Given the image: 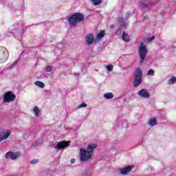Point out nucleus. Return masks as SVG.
Masks as SVG:
<instances>
[{
	"mask_svg": "<svg viewBox=\"0 0 176 176\" xmlns=\"http://www.w3.org/2000/svg\"><path fill=\"white\" fill-rule=\"evenodd\" d=\"M97 148V144H90L88 145L87 149L81 148L80 149V159L81 162H86L89 159H91L94 149Z\"/></svg>",
	"mask_w": 176,
	"mask_h": 176,
	"instance_id": "1",
	"label": "nucleus"
},
{
	"mask_svg": "<svg viewBox=\"0 0 176 176\" xmlns=\"http://www.w3.org/2000/svg\"><path fill=\"white\" fill-rule=\"evenodd\" d=\"M138 54L140 60V63L142 64L145 61L146 54H148V47L144 43H141L138 49Z\"/></svg>",
	"mask_w": 176,
	"mask_h": 176,
	"instance_id": "2",
	"label": "nucleus"
},
{
	"mask_svg": "<svg viewBox=\"0 0 176 176\" xmlns=\"http://www.w3.org/2000/svg\"><path fill=\"white\" fill-rule=\"evenodd\" d=\"M84 19L85 16H83L82 14L80 13H76L69 18V24H70L71 27H75V25H76V23H79V21H82Z\"/></svg>",
	"mask_w": 176,
	"mask_h": 176,
	"instance_id": "3",
	"label": "nucleus"
},
{
	"mask_svg": "<svg viewBox=\"0 0 176 176\" xmlns=\"http://www.w3.org/2000/svg\"><path fill=\"white\" fill-rule=\"evenodd\" d=\"M142 83V70L138 68L135 72L133 87H138Z\"/></svg>",
	"mask_w": 176,
	"mask_h": 176,
	"instance_id": "4",
	"label": "nucleus"
},
{
	"mask_svg": "<svg viewBox=\"0 0 176 176\" xmlns=\"http://www.w3.org/2000/svg\"><path fill=\"white\" fill-rule=\"evenodd\" d=\"M9 58V51L5 47H0V64L6 63Z\"/></svg>",
	"mask_w": 176,
	"mask_h": 176,
	"instance_id": "5",
	"label": "nucleus"
},
{
	"mask_svg": "<svg viewBox=\"0 0 176 176\" xmlns=\"http://www.w3.org/2000/svg\"><path fill=\"white\" fill-rule=\"evenodd\" d=\"M19 157H21V153L20 152L9 151L6 154V158L11 160H16Z\"/></svg>",
	"mask_w": 176,
	"mask_h": 176,
	"instance_id": "6",
	"label": "nucleus"
},
{
	"mask_svg": "<svg viewBox=\"0 0 176 176\" xmlns=\"http://www.w3.org/2000/svg\"><path fill=\"white\" fill-rule=\"evenodd\" d=\"M16 100V96L12 91H8L6 93L3 98L4 102H10Z\"/></svg>",
	"mask_w": 176,
	"mask_h": 176,
	"instance_id": "7",
	"label": "nucleus"
},
{
	"mask_svg": "<svg viewBox=\"0 0 176 176\" xmlns=\"http://www.w3.org/2000/svg\"><path fill=\"white\" fill-rule=\"evenodd\" d=\"M10 133L11 132L8 129H0V142H2V141L5 140H8Z\"/></svg>",
	"mask_w": 176,
	"mask_h": 176,
	"instance_id": "8",
	"label": "nucleus"
},
{
	"mask_svg": "<svg viewBox=\"0 0 176 176\" xmlns=\"http://www.w3.org/2000/svg\"><path fill=\"white\" fill-rule=\"evenodd\" d=\"M138 95L142 98H149L151 97V94L146 89H142L138 92Z\"/></svg>",
	"mask_w": 176,
	"mask_h": 176,
	"instance_id": "9",
	"label": "nucleus"
},
{
	"mask_svg": "<svg viewBox=\"0 0 176 176\" xmlns=\"http://www.w3.org/2000/svg\"><path fill=\"white\" fill-rule=\"evenodd\" d=\"M134 168V166H128L124 168L120 169V173L122 174V175H126L128 173H130L131 170Z\"/></svg>",
	"mask_w": 176,
	"mask_h": 176,
	"instance_id": "10",
	"label": "nucleus"
},
{
	"mask_svg": "<svg viewBox=\"0 0 176 176\" xmlns=\"http://www.w3.org/2000/svg\"><path fill=\"white\" fill-rule=\"evenodd\" d=\"M85 42L88 46L90 45H93V42H94V35L93 34H89L85 36Z\"/></svg>",
	"mask_w": 176,
	"mask_h": 176,
	"instance_id": "11",
	"label": "nucleus"
},
{
	"mask_svg": "<svg viewBox=\"0 0 176 176\" xmlns=\"http://www.w3.org/2000/svg\"><path fill=\"white\" fill-rule=\"evenodd\" d=\"M69 144H71L70 141H68V142H65V141L59 142L57 144L56 148L58 149H64V148H67V146H69Z\"/></svg>",
	"mask_w": 176,
	"mask_h": 176,
	"instance_id": "12",
	"label": "nucleus"
},
{
	"mask_svg": "<svg viewBox=\"0 0 176 176\" xmlns=\"http://www.w3.org/2000/svg\"><path fill=\"white\" fill-rule=\"evenodd\" d=\"M118 23L121 28H126L127 27V23H125L124 21L122 18L118 19Z\"/></svg>",
	"mask_w": 176,
	"mask_h": 176,
	"instance_id": "13",
	"label": "nucleus"
},
{
	"mask_svg": "<svg viewBox=\"0 0 176 176\" xmlns=\"http://www.w3.org/2000/svg\"><path fill=\"white\" fill-rule=\"evenodd\" d=\"M122 41H124V42H130V36L125 32L122 34Z\"/></svg>",
	"mask_w": 176,
	"mask_h": 176,
	"instance_id": "14",
	"label": "nucleus"
},
{
	"mask_svg": "<svg viewBox=\"0 0 176 176\" xmlns=\"http://www.w3.org/2000/svg\"><path fill=\"white\" fill-rule=\"evenodd\" d=\"M148 124L151 126H155V124H157V119L156 118L151 119L148 122Z\"/></svg>",
	"mask_w": 176,
	"mask_h": 176,
	"instance_id": "15",
	"label": "nucleus"
},
{
	"mask_svg": "<svg viewBox=\"0 0 176 176\" xmlns=\"http://www.w3.org/2000/svg\"><path fill=\"white\" fill-rule=\"evenodd\" d=\"M103 97L107 100H111L113 98V94L112 92H107L103 95Z\"/></svg>",
	"mask_w": 176,
	"mask_h": 176,
	"instance_id": "16",
	"label": "nucleus"
},
{
	"mask_svg": "<svg viewBox=\"0 0 176 176\" xmlns=\"http://www.w3.org/2000/svg\"><path fill=\"white\" fill-rule=\"evenodd\" d=\"M33 112L34 113V116H39V113H41V110L39 109V107L35 106L34 107Z\"/></svg>",
	"mask_w": 176,
	"mask_h": 176,
	"instance_id": "17",
	"label": "nucleus"
},
{
	"mask_svg": "<svg viewBox=\"0 0 176 176\" xmlns=\"http://www.w3.org/2000/svg\"><path fill=\"white\" fill-rule=\"evenodd\" d=\"M105 36V32L101 31L96 36V39L101 41L102 38Z\"/></svg>",
	"mask_w": 176,
	"mask_h": 176,
	"instance_id": "18",
	"label": "nucleus"
},
{
	"mask_svg": "<svg viewBox=\"0 0 176 176\" xmlns=\"http://www.w3.org/2000/svg\"><path fill=\"white\" fill-rule=\"evenodd\" d=\"M175 82H176L175 76L170 77V78L168 81V85H174V83H175Z\"/></svg>",
	"mask_w": 176,
	"mask_h": 176,
	"instance_id": "19",
	"label": "nucleus"
},
{
	"mask_svg": "<svg viewBox=\"0 0 176 176\" xmlns=\"http://www.w3.org/2000/svg\"><path fill=\"white\" fill-rule=\"evenodd\" d=\"M34 84L36 86H38V87H41V89H43V87H45V84L41 81H36Z\"/></svg>",
	"mask_w": 176,
	"mask_h": 176,
	"instance_id": "20",
	"label": "nucleus"
},
{
	"mask_svg": "<svg viewBox=\"0 0 176 176\" xmlns=\"http://www.w3.org/2000/svg\"><path fill=\"white\" fill-rule=\"evenodd\" d=\"M92 5L94 6H97V5H100L101 3V0H91Z\"/></svg>",
	"mask_w": 176,
	"mask_h": 176,
	"instance_id": "21",
	"label": "nucleus"
},
{
	"mask_svg": "<svg viewBox=\"0 0 176 176\" xmlns=\"http://www.w3.org/2000/svg\"><path fill=\"white\" fill-rule=\"evenodd\" d=\"M148 76H153L155 75V70L150 69L147 72Z\"/></svg>",
	"mask_w": 176,
	"mask_h": 176,
	"instance_id": "22",
	"label": "nucleus"
},
{
	"mask_svg": "<svg viewBox=\"0 0 176 176\" xmlns=\"http://www.w3.org/2000/svg\"><path fill=\"white\" fill-rule=\"evenodd\" d=\"M107 71H113V66L112 65H109L107 66Z\"/></svg>",
	"mask_w": 176,
	"mask_h": 176,
	"instance_id": "23",
	"label": "nucleus"
},
{
	"mask_svg": "<svg viewBox=\"0 0 176 176\" xmlns=\"http://www.w3.org/2000/svg\"><path fill=\"white\" fill-rule=\"evenodd\" d=\"M115 34L117 36H119V35H122V29H118Z\"/></svg>",
	"mask_w": 176,
	"mask_h": 176,
	"instance_id": "24",
	"label": "nucleus"
},
{
	"mask_svg": "<svg viewBox=\"0 0 176 176\" xmlns=\"http://www.w3.org/2000/svg\"><path fill=\"white\" fill-rule=\"evenodd\" d=\"M53 69V66H48L46 69L47 72H50Z\"/></svg>",
	"mask_w": 176,
	"mask_h": 176,
	"instance_id": "25",
	"label": "nucleus"
},
{
	"mask_svg": "<svg viewBox=\"0 0 176 176\" xmlns=\"http://www.w3.org/2000/svg\"><path fill=\"white\" fill-rule=\"evenodd\" d=\"M38 162H39L38 160H33L30 162V163L32 164H36V163H38Z\"/></svg>",
	"mask_w": 176,
	"mask_h": 176,
	"instance_id": "26",
	"label": "nucleus"
},
{
	"mask_svg": "<svg viewBox=\"0 0 176 176\" xmlns=\"http://www.w3.org/2000/svg\"><path fill=\"white\" fill-rule=\"evenodd\" d=\"M87 107V104L86 103H81V104L79 106V108H85Z\"/></svg>",
	"mask_w": 176,
	"mask_h": 176,
	"instance_id": "27",
	"label": "nucleus"
},
{
	"mask_svg": "<svg viewBox=\"0 0 176 176\" xmlns=\"http://www.w3.org/2000/svg\"><path fill=\"white\" fill-rule=\"evenodd\" d=\"M14 34V35H16V31H13V32H8V36H10V34L12 35V34Z\"/></svg>",
	"mask_w": 176,
	"mask_h": 176,
	"instance_id": "28",
	"label": "nucleus"
},
{
	"mask_svg": "<svg viewBox=\"0 0 176 176\" xmlns=\"http://www.w3.org/2000/svg\"><path fill=\"white\" fill-rule=\"evenodd\" d=\"M154 39H155V36H153L152 37L148 38V41L152 42V41H153Z\"/></svg>",
	"mask_w": 176,
	"mask_h": 176,
	"instance_id": "29",
	"label": "nucleus"
},
{
	"mask_svg": "<svg viewBox=\"0 0 176 176\" xmlns=\"http://www.w3.org/2000/svg\"><path fill=\"white\" fill-rule=\"evenodd\" d=\"M141 6H142V8H146V6H148V5H146L144 3H141Z\"/></svg>",
	"mask_w": 176,
	"mask_h": 176,
	"instance_id": "30",
	"label": "nucleus"
},
{
	"mask_svg": "<svg viewBox=\"0 0 176 176\" xmlns=\"http://www.w3.org/2000/svg\"><path fill=\"white\" fill-rule=\"evenodd\" d=\"M71 163H72V164L75 163V159H72V160H71Z\"/></svg>",
	"mask_w": 176,
	"mask_h": 176,
	"instance_id": "31",
	"label": "nucleus"
},
{
	"mask_svg": "<svg viewBox=\"0 0 176 176\" xmlns=\"http://www.w3.org/2000/svg\"><path fill=\"white\" fill-rule=\"evenodd\" d=\"M114 27H115V25H111L110 26V28L112 30V29H113Z\"/></svg>",
	"mask_w": 176,
	"mask_h": 176,
	"instance_id": "32",
	"label": "nucleus"
},
{
	"mask_svg": "<svg viewBox=\"0 0 176 176\" xmlns=\"http://www.w3.org/2000/svg\"><path fill=\"white\" fill-rule=\"evenodd\" d=\"M144 19H148V16H144Z\"/></svg>",
	"mask_w": 176,
	"mask_h": 176,
	"instance_id": "33",
	"label": "nucleus"
},
{
	"mask_svg": "<svg viewBox=\"0 0 176 176\" xmlns=\"http://www.w3.org/2000/svg\"><path fill=\"white\" fill-rule=\"evenodd\" d=\"M76 75V76H79V74H75Z\"/></svg>",
	"mask_w": 176,
	"mask_h": 176,
	"instance_id": "34",
	"label": "nucleus"
}]
</instances>
